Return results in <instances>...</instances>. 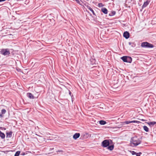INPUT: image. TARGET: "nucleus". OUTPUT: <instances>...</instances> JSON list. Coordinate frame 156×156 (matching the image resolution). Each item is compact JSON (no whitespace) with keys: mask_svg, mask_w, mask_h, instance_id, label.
Returning <instances> with one entry per match:
<instances>
[{"mask_svg":"<svg viewBox=\"0 0 156 156\" xmlns=\"http://www.w3.org/2000/svg\"><path fill=\"white\" fill-rule=\"evenodd\" d=\"M141 141L137 137L135 136L132 137L131 139L130 144L131 146H137L141 143Z\"/></svg>","mask_w":156,"mask_h":156,"instance_id":"nucleus-1","label":"nucleus"},{"mask_svg":"<svg viewBox=\"0 0 156 156\" xmlns=\"http://www.w3.org/2000/svg\"><path fill=\"white\" fill-rule=\"evenodd\" d=\"M141 46L142 47L152 48L154 46L152 44H150L147 42H143L141 43Z\"/></svg>","mask_w":156,"mask_h":156,"instance_id":"nucleus-2","label":"nucleus"},{"mask_svg":"<svg viewBox=\"0 0 156 156\" xmlns=\"http://www.w3.org/2000/svg\"><path fill=\"white\" fill-rule=\"evenodd\" d=\"M102 144L103 147H107L110 144L109 140H104L102 142Z\"/></svg>","mask_w":156,"mask_h":156,"instance_id":"nucleus-3","label":"nucleus"},{"mask_svg":"<svg viewBox=\"0 0 156 156\" xmlns=\"http://www.w3.org/2000/svg\"><path fill=\"white\" fill-rule=\"evenodd\" d=\"M1 53L4 55H9L10 54L9 51L5 49L1 51Z\"/></svg>","mask_w":156,"mask_h":156,"instance_id":"nucleus-4","label":"nucleus"},{"mask_svg":"<svg viewBox=\"0 0 156 156\" xmlns=\"http://www.w3.org/2000/svg\"><path fill=\"white\" fill-rule=\"evenodd\" d=\"M123 36L126 39L128 38L129 37V33L127 31L125 32L123 34Z\"/></svg>","mask_w":156,"mask_h":156,"instance_id":"nucleus-5","label":"nucleus"},{"mask_svg":"<svg viewBox=\"0 0 156 156\" xmlns=\"http://www.w3.org/2000/svg\"><path fill=\"white\" fill-rule=\"evenodd\" d=\"M140 122L137 121L133 120L132 121H126L124 122V123L126 124H129L132 123H139Z\"/></svg>","mask_w":156,"mask_h":156,"instance_id":"nucleus-6","label":"nucleus"},{"mask_svg":"<svg viewBox=\"0 0 156 156\" xmlns=\"http://www.w3.org/2000/svg\"><path fill=\"white\" fill-rule=\"evenodd\" d=\"M150 0H147L146 2L144 3V4L142 6L143 8H144L146 7L149 4Z\"/></svg>","mask_w":156,"mask_h":156,"instance_id":"nucleus-7","label":"nucleus"},{"mask_svg":"<svg viewBox=\"0 0 156 156\" xmlns=\"http://www.w3.org/2000/svg\"><path fill=\"white\" fill-rule=\"evenodd\" d=\"M27 96L30 99H33L34 98V95L31 93H29L27 94Z\"/></svg>","mask_w":156,"mask_h":156,"instance_id":"nucleus-8","label":"nucleus"},{"mask_svg":"<svg viewBox=\"0 0 156 156\" xmlns=\"http://www.w3.org/2000/svg\"><path fill=\"white\" fill-rule=\"evenodd\" d=\"M80 135V134L79 133H76L73 136V137L74 139H76L79 137Z\"/></svg>","mask_w":156,"mask_h":156,"instance_id":"nucleus-9","label":"nucleus"},{"mask_svg":"<svg viewBox=\"0 0 156 156\" xmlns=\"http://www.w3.org/2000/svg\"><path fill=\"white\" fill-rule=\"evenodd\" d=\"M101 11L103 12V13L104 14H106L108 13V10L107 9L105 8H103L101 9Z\"/></svg>","mask_w":156,"mask_h":156,"instance_id":"nucleus-10","label":"nucleus"},{"mask_svg":"<svg viewBox=\"0 0 156 156\" xmlns=\"http://www.w3.org/2000/svg\"><path fill=\"white\" fill-rule=\"evenodd\" d=\"M12 132L11 131L9 132H7L6 133V137L9 138L11 137H12Z\"/></svg>","mask_w":156,"mask_h":156,"instance_id":"nucleus-11","label":"nucleus"},{"mask_svg":"<svg viewBox=\"0 0 156 156\" xmlns=\"http://www.w3.org/2000/svg\"><path fill=\"white\" fill-rule=\"evenodd\" d=\"M132 61V58L129 56H127L126 62L131 63Z\"/></svg>","mask_w":156,"mask_h":156,"instance_id":"nucleus-12","label":"nucleus"},{"mask_svg":"<svg viewBox=\"0 0 156 156\" xmlns=\"http://www.w3.org/2000/svg\"><path fill=\"white\" fill-rule=\"evenodd\" d=\"M99 123L101 125H104L106 123L105 121L104 120H101L99 121Z\"/></svg>","mask_w":156,"mask_h":156,"instance_id":"nucleus-13","label":"nucleus"},{"mask_svg":"<svg viewBox=\"0 0 156 156\" xmlns=\"http://www.w3.org/2000/svg\"><path fill=\"white\" fill-rule=\"evenodd\" d=\"M127 56H124L121 58V59L125 62H126L127 61Z\"/></svg>","mask_w":156,"mask_h":156,"instance_id":"nucleus-14","label":"nucleus"},{"mask_svg":"<svg viewBox=\"0 0 156 156\" xmlns=\"http://www.w3.org/2000/svg\"><path fill=\"white\" fill-rule=\"evenodd\" d=\"M129 45H131V47H135L136 45V44L134 42H129Z\"/></svg>","mask_w":156,"mask_h":156,"instance_id":"nucleus-15","label":"nucleus"},{"mask_svg":"<svg viewBox=\"0 0 156 156\" xmlns=\"http://www.w3.org/2000/svg\"><path fill=\"white\" fill-rule=\"evenodd\" d=\"M5 134L0 131V137H1L2 139H4L5 138Z\"/></svg>","mask_w":156,"mask_h":156,"instance_id":"nucleus-16","label":"nucleus"},{"mask_svg":"<svg viewBox=\"0 0 156 156\" xmlns=\"http://www.w3.org/2000/svg\"><path fill=\"white\" fill-rule=\"evenodd\" d=\"M87 8L89 9L92 12V13L94 15H95V14L94 10L90 6H87Z\"/></svg>","mask_w":156,"mask_h":156,"instance_id":"nucleus-17","label":"nucleus"},{"mask_svg":"<svg viewBox=\"0 0 156 156\" xmlns=\"http://www.w3.org/2000/svg\"><path fill=\"white\" fill-rule=\"evenodd\" d=\"M148 124L150 126H153V125L156 124V122H150L148 123Z\"/></svg>","mask_w":156,"mask_h":156,"instance_id":"nucleus-18","label":"nucleus"},{"mask_svg":"<svg viewBox=\"0 0 156 156\" xmlns=\"http://www.w3.org/2000/svg\"><path fill=\"white\" fill-rule=\"evenodd\" d=\"M144 130L146 132H148L149 131V129L148 127L146 126H144L143 127Z\"/></svg>","mask_w":156,"mask_h":156,"instance_id":"nucleus-19","label":"nucleus"},{"mask_svg":"<svg viewBox=\"0 0 156 156\" xmlns=\"http://www.w3.org/2000/svg\"><path fill=\"white\" fill-rule=\"evenodd\" d=\"M107 148L108 150L110 151H112L113 150L114 148V146L111 145L110 146H108Z\"/></svg>","mask_w":156,"mask_h":156,"instance_id":"nucleus-20","label":"nucleus"},{"mask_svg":"<svg viewBox=\"0 0 156 156\" xmlns=\"http://www.w3.org/2000/svg\"><path fill=\"white\" fill-rule=\"evenodd\" d=\"M20 151H17L16 153L14 156H19L20 155Z\"/></svg>","mask_w":156,"mask_h":156,"instance_id":"nucleus-21","label":"nucleus"},{"mask_svg":"<svg viewBox=\"0 0 156 156\" xmlns=\"http://www.w3.org/2000/svg\"><path fill=\"white\" fill-rule=\"evenodd\" d=\"M6 112V111L5 109H2V114H5Z\"/></svg>","mask_w":156,"mask_h":156,"instance_id":"nucleus-22","label":"nucleus"},{"mask_svg":"<svg viewBox=\"0 0 156 156\" xmlns=\"http://www.w3.org/2000/svg\"><path fill=\"white\" fill-rule=\"evenodd\" d=\"M98 6L99 7H102L103 6V5L102 3H99Z\"/></svg>","mask_w":156,"mask_h":156,"instance_id":"nucleus-23","label":"nucleus"},{"mask_svg":"<svg viewBox=\"0 0 156 156\" xmlns=\"http://www.w3.org/2000/svg\"><path fill=\"white\" fill-rule=\"evenodd\" d=\"M130 151L132 155H135L136 154V153L134 151Z\"/></svg>","mask_w":156,"mask_h":156,"instance_id":"nucleus-24","label":"nucleus"},{"mask_svg":"<svg viewBox=\"0 0 156 156\" xmlns=\"http://www.w3.org/2000/svg\"><path fill=\"white\" fill-rule=\"evenodd\" d=\"M142 154V153L141 152H139V153H136V156H140V155L141 154Z\"/></svg>","mask_w":156,"mask_h":156,"instance_id":"nucleus-25","label":"nucleus"},{"mask_svg":"<svg viewBox=\"0 0 156 156\" xmlns=\"http://www.w3.org/2000/svg\"><path fill=\"white\" fill-rule=\"evenodd\" d=\"M112 15H114L115 14V11H112Z\"/></svg>","mask_w":156,"mask_h":156,"instance_id":"nucleus-26","label":"nucleus"},{"mask_svg":"<svg viewBox=\"0 0 156 156\" xmlns=\"http://www.w3.org/2000/svg\"><path fill=\"white\" fill-rule=\"evenodd\" d=\"M62 152V150H58L57 151V152Z\"/></svg>","mask_w":156,"mask_h":156,"instance_id":"nucleus-27","label":"nucleus"},{"mask_svg":"<svg viewBox=\"0 0 156 156\" xmlns=\"http://www.w3.org/2000/svg\"><path fill=\"white\" fill-rule=\"evenodd\" d=\"M6 0H0V2H3L6 1Z\"/></svg>","mask_w":156,"mask_h":156,"instance_id":"nucleus-28","label":"nucleus"},{"mask_svg":"<svg viewBox=\"0 0 156 156\" xmlns=\"http://www.w3.org/2000/svg\"><path fill=\"white\" fill-rule=\"evenodd\" d=\"M2 117V115L0 114V117Z\"/></svg>","mask_w":156,"mask_h":156,"instance_id":"nucleus-29","label":"nucleus"},{"mask_svg":"<svg viewBox=\"0 0 156 156\" xmlns=\"http://www.w3.org/2000/svg\"><path fill=\"white\" fill-rule=\"evenodd\" d=\"M69 94H71V92H70V91H69Z\"/></svg>","mask_w":156,"mask_h":156,"instance_id":"nucleus-30","label":"nucleus"}]
</instances>
